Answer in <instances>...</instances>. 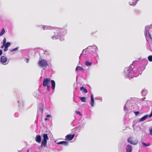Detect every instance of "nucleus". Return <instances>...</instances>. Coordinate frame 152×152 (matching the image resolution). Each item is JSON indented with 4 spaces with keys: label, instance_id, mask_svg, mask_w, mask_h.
<instances>
[{
    "label": "nucleus",
    "instance_id": "f257e3e1",
    "mask_svg": "<svg viewBox=\"0 0 152 152\" xmlns=\"http://www.w3.org/2000/svg\"><path fill=\"white\" fill-rule=\"evenodd\" d=\"M43 139L41 142L40 147H45L47 144V141L49 139L48 134H44L42 135Z\"/></svg>",
    "mask_w": 152,
    "mask_h": 152
},
{
    "label": "nucleus",
    "instance_id": "f03ea898",
    "mask_svg": "<svg viewBox=\"0 0 152 152\" xmlns=\"http://www.w3.org/2000/svg\"><path fill=\"white\" fill-rule=\"evenodd\" d=\"M39 65L41 67L46 68L48 66V63L46 60L40 59L38 62Z\"/></svg>",
    "mask_w": 152,
    "mask_h": 152
},
{
    "label": "nucleus",
    "instance_id": "7ed1b4c3",
    "mask_svg": "<svg viewBox=\"0 0 152 152\" xmlns=\"http://www.w3.org/2000/svg\"><path fill=\"white\" fill-rule=\"evenodd\" d=\"M128 142L132 144L135 145L138 143V141L136 139H132V137H130L128 139Z\"/></svg>",
    "mask_w": 152,
    "mask_h": 152
},
{
    "label": "nucleus",
    "instance_id": "20e7f679",
    "mask_svg": "<svg viewBox=\"0 0 152 152\" xmlns=\"http://www.w3.org/2000/svg\"><path fill=\"white\" fill-rule=\"evenodd\" d=\"M75 134H69L66 135L65 137V140L68 141L72 140L75 137Z\"/></svg>",
    "mask_w": 152,
    "mask_h": 152
},
{
    "label": "nucleus",
    "instance_id": "39448f33",
    "mask_svg": "<svg viewBox=\"0 0 152 152\" xmlns=\"http://www.w3.org/2000/svg\"><path fill=\"white\" fill-rule=\"evenodd\" d=\"M50 78H44L42 84L43 86L45 87L47 86L48 85V84L50 82Z\"/></svg>",
    "mask_w": 152,
    "mask_h": 152
},
{
    "label": "nucleus",
    "instance_id": "423d86ee",
    "mask_svg": "<svg viewBox=\"0 0 152 152\" xmlns=\"http://www.w3.org/2000/svg\"><path fill=\"white\" fill-rule=\"evenodd\" d=\"M1 61L2 63L4 65H6L8 63H7V58L4 56H1Z\"/></svg>",
    "mask_w": 152,
    "mask_h": 152
},
{
    "label": "nucleus",
    "instance_id": "0eeeda50",
    "mask_svg": "<svg viewBox=\"0 0 152 152\" xmlns=\"http://www.w3.org/2000/svg\"><path fill=\"white\" fill-rule=\"evenodd\" d=\"M145 35L146 40L148 42H149V41L148 40V39H149L151 40H152V37H151V35L149 32H148V34H147L146 32Z\"/></svg>",
    "mask_w": 152,
    "mask_h": 152
},
{
    "label": "nucleus",
    "instance_id": "6e6552de",
    "mask_svg": "<svg viewBox=\"0 0 152 152\" xmlns=\"http://www.w3.org/2000/svg\"><path fill=\"white\" fill-rule=\"evenodd\" d=\"M35 141L38 143H40L41 141V137L39 135H37L35 138Z\"/></svg>",
    "mask_w": 152,
    "mask_h": 152
},
{
    "label": "nucleus",
    "instance_id": "1a4fd4ad",
    "mask_svg": "<svg viewBox=\"0 0 152 152\" xmlns=\"http://www.w3.org/2000/svg\"><path fill=\"white\" fill-rule=\"evenodd\" d=\"M132 151V146L130 145H128L126 147V152H131Z\"/></svg>",
    "mask_w": 152,
    "mask_h": 152
},
{
    "label": "nucleus",
    "instance_id": "9d476101",
    "mask_svg": "<svg viewBox=\"0 0 152 152\" xmlns=\"http://www.w3.org/2000/svg\"><path fill=\"white\" fill-rule=\"evenodd\" d=\"M137 3V0H131L129 2L130 5H135Z\"/></svg>",
    "mask_w": 152,
    "mask_h": 152
},
{
    "label": "nucleus",
    "instance_id": "9b49d317",
    "mask_svg": "<svg viewBox=\"0 0 152 152\" xmlns=\"http://www.w3.org/2000/svg\"><path fill=\"white\" fill-rule=\"evenodd\" d=\"M148 115H145L140 118H139V121L140 122L144 121L148 117Z\"/></svg>",
    "mask_w": 152,
    "mask_h": 152
},
{
    "label": "nucleus",
    "instance_id": "f8f14e48",
    "mask_svg": "<svg viewBox=\"0 0 152 152\" xmlns=\"http://www.w3.org/2000/svg\"><path fill=\"white\" fill-rule=\"evenodd\" d=\"M57 144H63L65 145H68V142L66 141H63L59 142Z\"/></svg>",
    "mask_w": 152,
    "mask_h": 152
},
{
    "label": "nucleus",
    "instance_id": "ddd939ff",
    "mask_svg": "<svg viewBox=\"0 0 152 152\" xmlns=\"http://www.w3.org/2000/svg\"><path fill=\"white\" fill-rule=\"evenodd\" d=\"M51 83L52 89L53 90H54L55 88L56 83L55 81L53 80H51Z\"/></svg>",
    "mask_w": 152,
    "mask_h": 152
},
{
    "label": "nucleus",
    "instance_id": "4468645a",
    "mask_svg": "<svg viewBox=\"0 0 152 152\" xmlns=\"http://www.w3.org/2000/svg\"><path fill=\"white\" fill-rule=\"evenodd\" d=\"M91 105L93 107L94 106V99L93 95H91Z\"/></svg>",
    "mask_w": 152,
    "mask_h": 152
},
{
    "label": "nucleus",
    "instance_id": "2eb2a0df",
    "mask_svg": "<svg viewBox=\"0 0 152 152\" xmlns=\"http://www.w3.org/2000/svg\"><path fill=\"white\" fill-rule=\"evenodd\" d=\"M80 90L82 91V92H84L86 93H87L88 92L87 90L83 87H81L80 88Z\"/></svg>",
    "mask_w": 152,
    "mask_h": 152
},
{
    "label": "nucleus",
    "instance_id": "dca6fc26",
    "mask_svg": "<svg viewBox=\"0 0 152 152\" xmlns=\"http://www.w3.org/2000/svg\"><path fill=\"white\" fill-rule=\"evenodd\" d=\"M85 64L87 66H90L92 64V63L91 61H87L85 63Z\"/></svg>",
    "mask_w": 152,
    "mask_h": 152
},
{
    "label": "nucleus",
    "instance_id": "f3484780",
    "mask_svg": "<svg viewBox=\"0 0 152 152\" xmlns=\"http://www.w3.org/2000/svg\"><path fill=\"white\" fill-rule=\"evenodd\" d=\"M83 70V68L80 66H77L76 67V70L77 71H80Z\"/></svg>",
    "mask_w": 152,
    "mask_h": 152
},
{
    "label": "nucleus",
    "instance_id": "a211bd4d",
    "mask_svg": "<svg viewBox=\"0 0 152 152\" xmlns=\"http://www.w3.org/2000/svg\"><path fill=\"white\" fill-rule=\"evenodd\" d=\"M80 100H81V101L82 102H86V98L85 97H80Z\"/></svg>",
    "mask_w": 152,
    "mask_h": 152
},
{
    "label": "nucleus",
    "instance_id": "6ab92c4d",
    "mask_svg": "<svg viewBox=\"0 0 152 152\" xmlns=\"http://www.w3.org/2000/svg\"><path fill=\"white\" fill-rule=\"evenodd\" d=\"M5 30L4 28H2L1 29V31L0 33V36H2L4 33Z\"/></svg>",
    "mask_w": 152,
    "mask_h": 152
},
{
    "label": "nucleus",
    "instance_id": "aec40b11",
    "mask_svg": "<svg viewBox=\"0 0 152 152\" xmlns=\"http://www.w3.org/2000/svg\"><path fill=\"white\" fill-rule=\"evenodd\" d=\"M11 45V43L10 42H7L6 43H5V47H6L8 48Z\"/></svg>",
    "mask_w": 152,
    "mask_h": 152
},
{
    "label": "nucleus",
    "instance_id": "412c9836",
    "mask_svg": "<svg viewBox=\"0 0 152 152\" xmlns=\"http://www.w3.org/2000/svg\"><path fill=\"white\" fill-rule=\"evenodd\" d=\"M50 117V115H48L46 116V117L45 119V121H47L49 120V118Z\"/></svg>",
    "mask_w": 152,
    "mask_h": 152
},
{
    "label": "nucleus",
    "instance_id": "4be33fe9",
    "mask_svg": "<svg viewBox=\"0 0 152 152\" xmlns=\"http://www.w3.org/2000/svg\"><path fill=\"white\" fill-rule=\"evenodd\" d=\"M148 59L150 61H152V56H150L148 57Z\"/></svg>",
    "mask_w": 152,
    "mask_h": 152
},
{
    "label": "nucleus",
    "instance_id": "5701e85b",
    "mask_svg": "<svg viewBox=\"0 0 152 152\" xmlns=\"http://www.w3.org/2000/svg\"><path fill=\"white\" fill-rule=\"evenodd\" d=\"M18 47H16V48L11 50V51L12 52H13L17 50H18Z\"/></svg>",
    "mask_w": 152,
    "mask_h": 152
},
{
    "label": "nucleus",
    "instance_id": "b1692460",
    "mask_svg": "<svg viewBox=\"0 0 152 152\" xmlns=\"http://www.w3.org/2000/svg\"><path fill=\"white\" fill-rule=\"evenodd\" d=\"M149 131L150 132V134L152 136V127L149 129Z\"/></svg>",
    "mask_w": 152,
    "mask_h": 152
},
{
    "label": "nucleus",
    "instance_id": "393cba45",
    "mask_svg": "<svg viewBox=\"0 0 152 152\" xmlns=\"http://www.w3.org/2000/svg\"><path fill=\"white\" fill-rule=\"evenodd\" d=\"M142 144L143 146H146V147L148 146L149 145V144H148V145H147V144H145V143L143 142L142 143Z\"/></svg>",
    "mask_w": 152,
    "mask_h": 152
},
{
    "label": "nucleus",
    "instance_id": "a878e982",
    "mask_svg": "<svg viewBox=\"0 0 152 152\" xmlns=\"http://www.w3.org/2000/svg\"><path fill=\"white\" fill-rule=\"evenodd\" d=\"M47 87V90L49 91L50 90V87L49 85H47L46 86Z\"/></svg>",
    "mask_w": 152,
    "mask_h": 152
},
{
    "label": "nucleus",
    "instance_id": "bb28decb",
    "mask_svg": "<svg viewBox=\"0 0 152 152\" xmlns=\"http://www.w3.org/2000/svg\"><path fill=\"white\" fill-rule=\"evenodd\" d=\"M76 113L77 114L79 115H80V116L82 115V114L80 112H79V111H76Z\"/></svg>",
    "mask_w": 152,
    "mask_h": 152
},
{
    "label": "nucleus",
    "instance_id": "cd10ccee",
    "mask_svg": "<svg viewBox=\"0 0 152 152\" xmlns=\"http://www.w3.org/2000/svg\"><path fill=\"white\" fill-rule=\"evenodd\" d=\"M3 44H5V43H6V39L5 38H4V39L3 40Z\"/></svg>",
    "mask_w": 152,
    "mask_h": 152
},
{
    "label": "nucleus",
    "instance_id": "c85d7f7f",
    "mask_svg": "<svg viewBox=\"0 0 152 152\" xmlns=\"http://www.w3.org/2000/svg\"><path fill=\"white\" fill-rule=\"evenodd\" d=\"M134 113L136 115H137L139 113V112L138 111L134 112Z\"/></svg>",
    "mask_w": 152,
    "mask_h": 152
},
{
    "label": "nucleus",
    "instance_id": "c756f323",
    "mask_svg": "<svg viewBox=\"0 0 152 152\" xmlns=\"http://www.w3.org/2000/svg\"><path fill=\"white\" fill-rule=\"evenodd\" d=\"M8 50V48L6 47H5L4 49V51H6Z\"/></svg>",
    "mask_w": 152,
    "mask_h": 152
},
{
    "label": "nucleus",
    "instance_id": "7c9ffc66",
    "mask_svg": "<svg viewBox=\"0 0 152 152\" xmlns=\"http://www.w3.org/2000/svg\"><path fill=\"white\" fill-rule=\"evenodd\" d=\"M2 54V51L1 50H0V56H1Z\"/></svg>",
    "mask_w": 152,
    "mask_h": 152
},
{
    "label": "nucleus",
    "instance_id": "2f4dec72",
    "mask_svg": "<svg viewBox=\"0 0 152 152\" xmlns=\"http://www.w3.org/2000/svg\"><path fill=\"white\" fill-rule=\"evenodd\" d=\"M5 44H3L2 46L1 47V48H2L4 47H5Z\"/></svg>",
    "mask_w": 152,
    "mask_h": 152
},
{
    "label": "nucleus",
    "instance_id": "473e14b6",
    "mask_svg": "<svg viewBox=\"0 0 152 152\" xmlns=\"http://www.w3.org/2000/svg\"><path fill=\"white\" fill-rule=\"evenodd\" d=\"M26 63H28V61H29V58H27V59H26Z\"/></svg>",
    "mask_w": 152,
    "mask_h": 152
},
{
    "label": "nucleus",
    "instance_id": "72a5a7b5",
    "mask_svg": "<svg viewBox=\"0 0 152 152\" xmlns=\"http://www.w3.org/2000/svg\"><path fill=\"white\" fill-rule=\"evenodd\" d=\"M94 33V32H93L91 33V34L93 35Z\"/></svg>",
    "mask_w": 152,
    "mask_h": 152
},
{
    "label": "nucleus",
    "instance_id": "f704fd0d",
    "mask_svg": "<svg viewBox=\"0 0 152 152\" xmlns=\"http://www.w3.org/2000/svg\"><path fill=\"white\" fill-rule=\"evenodd\" d=\"M53 38H54V37H52V38H53V39H54Z\"/></svg>",
    "mask_w": 152,
    "mask_h": 152
}]
</instances>
